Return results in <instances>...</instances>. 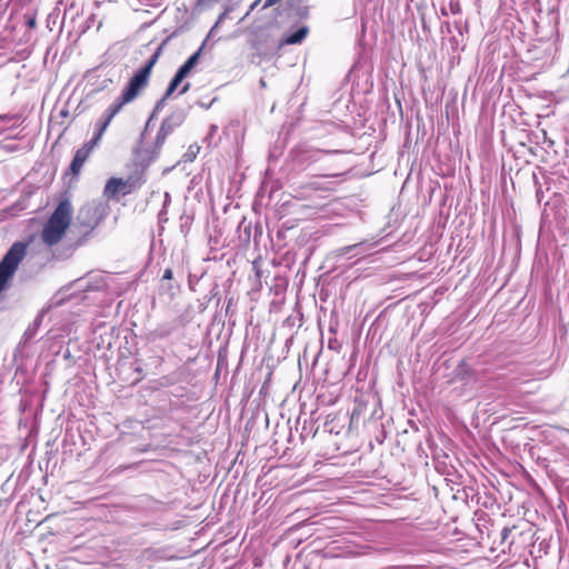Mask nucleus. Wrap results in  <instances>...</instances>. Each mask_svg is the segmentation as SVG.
<instances>
[{
    "label": "nucleus",
    "mask_w": 569,
    "mask_h": 569,
    "mask_svg": "<svg viewBox=\"0 0 569 569\" xmlns=\"http://www.w3.org/2000/svg\"><path fill=\"white\" fill-rule=\"evenodd\" d=\"M72 220V204L69 199L59 201L52 214L43 226L42 241L48 246L58 243L64 236Z\"/></svg>",
    "instance_id": "obj_1"
},
{
    "label": "nucleus",
    "mask_w": 569,
    "mask_h": 569,
    "mask_svg": "<svg viewBox=\"0 0 569 569\" xmlns=\"http://www.w3.org/2000/svg\"><path fill=\"white\" fill-rule=\"evenodd\" d=\"M171 37L167 38L162 41V43L156 49V51L150 56V58L146 61V63L139 68L132 77L129 79L128 83L123 88L122 92L127 99L133 101L141 90H143L148 83L149 79L152 72L153 67L158 62L162 49L166 46V43L169 41Z\"/></svg>",
    "instance_id": "obj_2"
},
{
    "label": "nucleus",
    "mask_w": 569,
    "mask_h": 569,
    "mask_svg": "<svg viewBox=\"0 0 569 569\" xmlns=\"http://www.w3.org/2000/svg\"><path fill=\"white\" fill-rule=\"evenodd\" d=\"M28 244L23 241L14 242L0 261V292L9 284L20 262L27 254Z\"/></svg>",
    "instance_id": "obj_3"
},
{
    "label": "nucleus",
    "mask_w": 569,
    "mask_h": 569,
    "mask_svg": "<svg viewBox=\"0 0 569 569\" xmlns=\"http://www.w3.org/2000/svg\"><path fill=\"white\" fill-rule=\"evenodd\" d=\"M106 216V204L97 201L87 202L78 210L76 224L82 228L84 234H89L101 223Z\"/></svg>",
    "instance_id": "obj_4"
},
{
    "label": "nucleus",
    "mask_w": 569,
    "mask_h": 569,
    "mask_svg": "<svg viewBox=\"0 0 569 569\" xmlns=\"http://www.w3.org/2000/svg\"><path fill=\"white\" fill-rule=\"evenodd\" d=\"M328 153L329 151L327 150L310 147L299 148L295 150L293 161L299 168L306 169L312 163L320 161Z\"/></svg>",
    "instance_id": "obj_5"
},
{
    "label": "nucleus",
    "mask_w": 569,
    "mask_h": 569,
    "mask_svg": "<svg viewBox=\"0 0 569 569\" xmlns=\"http://www.w3.org/2000/svg\"><path fill=\"white\" fill-rule=\"evenodd\" d=\"M283 11L288 18L303 20L309 16V6L307 0H287Z\"/></svg>",
    "instance_id": "obj_6"
},
{
    "label": "nucleus",
    "mask_w": 569,
    "mask_h": 569,
    "mask_svg": "<svg viewBox=\"0 0 569 569\" xmlns=\"http://www.w3.org/2000/svg\"><path fill=\"white\" fill-rule=\"evenodd\" d=\"M131 187H132V183L130 182L129 179L123 180L121 178L112 177L107 181V183L104 186L103 193L108 198H114L119 193L128 194L131 191Z\"/></svg>",
    "instance_id": "obj_7"
},
{
    "label": "nucleus",
    "mask_w": 569,
    "mask_h": 569,
    "mask_svg": "<svg viewBox=\"0 0 569 569\" xmlns=\"http://www.w3.org/2000/svg\"><path fill=\"white\" fill-rule=\"evenodd\" d=\"M52 306L51 305H48V306H44L39 312L38 315L36 316L34 320L32 321V323H30L28 326V328L26 329V331L23 332L22 335V338L19 342L20 346H26L28 345L38 333V330L43 321V318L46 317V315L51 310Z\"/></svg>",
    "instance_id": "obj_8"
},
{
    "label": "nucleus",
    "mask_w": 569,
    "mask_h": 569,
    "mask_svg": "<svg viewBox=\"0 0 569 569\" xmlns=\"http://www.w3.org/2000/svg\"><path fill=\"white\" fill-rule=\"evenodd\" d=\"M373 247H375V243H369L367 241H360L358 243L337 249L335 251V256L337 258L346 257L348 259H351L353 257H359V256L365 254L369 249H371Z\"/></svg>",
    "instance_id": "obj_9"
},
{
    "label": "nucleus",
    "mask_w": 569,
    "mask_h": 569,
    "mask_svg": "<svg viewBox=\"0 0 569 569\" xmlns=\"http://www.w3.org/2000/svg\"><path fill=\"white\" fill-rule=\"evenodd\" d=\"M93 146L90 143H86L82 148L78 149L72 158V161L69 167V172L73 176H78L81 171L83 163L87 161L90 152L92 151Z\"/></svg>",
    "instance_id": "obj_10"
},
{
    "label": "nucleus",
    "mask_w": 569,
    "mask_h": 569,
    "mask_svg": "<svg viewBox=\"0 0 569 569\" xmlns=\"http://www.w3.org/2000/svg\"><path fill=\"white\" fill-rule=\"evenodd\" d=\"M309 33V28L306 24H300L296 30L286 32L279 41L280 47L299 44Z\"/></svg>",
    "instance_id": "obj_11"
},
{
    "label": "nucleus",
    "mask_w": 569,
    "mask_h": 569,
    "mask_svg": "<svg viewBox=\"0 0 569 569\" xmlns=\"http://www.w3.org/2000/svg\"><path fill=\"white\" fill-rule=\"evenodd\" d=\"M187 118V111L184 109H176L168 117H166L161 123L163 130L172 133L176 128L180 127Z\"/></svg>",
    "instance_id": "obj_12"
},
{
    "label": "nucleus",
    "mask_w": 569,
    "mask_h": 569,
    "mask_svg": "<svg viewBox=\"0 0 569 569\" xmlns=\"http://www.w3.org/2000/svg\"><path fill=\"white\" fill-rule=\"evenodd\" d=\"M177 328H178V326H177L176 321L163 322V323L158 325L150 332V337L152 340L164 339V338L171 336L177 330Z\"/></svg>",
    "instance_id": "obj_13"
},
{
    "label": "nucleus",
    "mask_w": 569,
    "mask_h": 569,
    "mask_svg": "<svg viewBox=\"0 0 569 569\" xmlns=\"http://www.w3.org/2000/svg\"><path fill=\"white\" fill-rule=\"evenodd\" d=\"M131 102V100L127 99V97L121 93L113 103H111L103 116H106L108 119L112 120L122 109V107L127 103Z\"/></svg>",
    "instance_id": "obj_14"
},
{
    "label": "nucleus",
    "mask_w": 569,
    "mask_h": 569,
    "mask_svg": "<svg viewBox=\"0 0 569 569\" xmlns=\"http://www.w3.org/2000/svg\"><path fill=\"white\" fill-rule=\"evenodd\" d=\"M110 122H111V120L102 114L101 118L99 119L98 123H97V128H96V130L93 132V136H92L91 140L88 143H90L91 146H94L96 143H98V141L103 136V133L107 130V128L110 124Z\"/></svg>",
    "instance_id": "obj_15"
},
{
    "label": "nucleus",
    "mask_w": 569,
    "mask_h": 569,
    "mask_svg": "<svg viewBox=\"0 0 569 569\" xmlns=\"http://www.w3.org/2000/svg\"><path fill=\"white\" fill-rule=\"evenodd\" d=\"M183 80L184 79L174 73L164 91V99H169L173 94V92L180 87Z\"/></svg>",
    "instance_id": "obj_16"
},
{
    "label": "nucleus",
    "mask_w": 569,
    "mask_h": 569,
    "mask_svg": "<svg viewBox=\"0 0 569 569\" xmlns=\"http://www.w3.org/2000/svg\"><path fill=\"white\" fill-rule=\"evenodd\" d=\"M170 134L169 131L167 130H163L162 127H160L159 131L157 132V136H156V140H154V151H158L161 149V147L163 146L167 137Z\"/></svg>",
    "instance_id": "obj_17"
},
{
    "label": "nucleus",
    "mask_w": 569,
    "mask_h": 569,
    "mask_svg": "<svg viewBox=\"0 0 569 569\" xmlns=\"http://www.w3.org/2000/svg\"><path fill=\"white\" fill-rule=\"evenodd\" d=\"M206 46V40L202 42V44L200 46V48L194 51L184 62L188 63L192 69L197 66V63L199 62V59L201 57V53H202V50Z\"/></svg>",
    "instance_id": "obj_18"
},
{
    "label": "nucleus",
    "mask_w": 569,
    "mask_h": 569,
    "mask_svg": "<svg viewBox=\"0 0 569 569\" xmlns=\"http://www.w3.org/2000/svg\"><path fill=\"white\" fill-rule=\"evenodd\" d=\"M191 71L192 68L188 63L183 62L176 71V74H178L182 79H186Z\"/></svg>",
    "instance_id": "obj_19"
},
{
    "label": "nucleus",
    "mask_w": 569,
    "mask_h": 569,
    "mask_svg": "<svg viewBox=\"0 0 569 569\" xmlns=\"http://www.w3.org/2000/svg\"><path fill=\"white\" fill-rule=\"evenodd\" d=\"M167 100L168 99H164V94H163L162 98L159 101H157V103L153 108L152 114H151L150 119L148 120L147 124H149L150 120L154 117V114L157 112H159L160 110H162L164 108Z\"/></svg>",
    "instance_id": "obj_20"
},
{
    "label": "nucleus",
    "mask_w": 569,
    "mask_h": 569,
    "mask_svg": "<svg viewBox=\"0 0 569 569\" xmlns=\"http://www.w3.org/2000/svg\"><path fill=\"white\" fill-rule=\"evenodd\" d=\"M342 345L337 338H330L328 341V348L336 352H340Z\"/></svg>",
    "instance_id": "obj_21"
},
{
    "label": "nucleus",
    "mask_w": 569,
    "mask_h": 569,
    "mask_svg": "<svg viewBox=\"0 0 569 569\" xmlns=\"http://www.w3.org/2000/svg\"><path fill=\"white\" fill-rule=\"evenodd\" d=\"M193 147L191 146L189 150L184 153V160L186 161H192L196 157V153L199 151V147H197V151H193Z\"/></svg>",
    "instance_id": "obj_22"
},
{
    "label": "nucleus",
    "mask_w": 569,
    "mask_h": 569,
    "mask_svg": "<svg viewBox=\"0 0 569 569\" xmlns=\"http://www.w3.org/2000/svg\"><path fill=\"white\" fill-rule=\"evenodd\" d=\"M218 131V126L217 124H211L209 127V131L204 138V141H210V139L217 133Z\"/></svg>",
    "instance_id": "obj_23"
},
{
    "label": "nucleus",
    "mask_w": 569,
    "mask_h": 569,
    "mask_svg": "<svg viewBox=\"0 0 569 569\" xmlns=\"http://www.w3.org/2000/svg\"><path fill=\"white\" fill-rule=\"evenodd\" d=\"M222 19H223V14H221V16L219 17L218 21H217V22L214 23V26L210 29V31H209V33H208V36H207V38H206V41H207L210 37H212V36L216 33V30H217V28H218V26H219V23H220V21H221Z\"/></svg>",
    "instance_id": "obj_24"
},
{
    "label": "nucleus",
    "mask_w": 569,
    "mask_h": 569,
    "mask_svg": "<svg viewBox=\"0 0 569 569\" xmlns=\"http://www.w3.org/2000/svg\"><path fill=\"white\" fill-rule=\"evenodd\" d=\"M180 86L181 87H180L179 92H178L179 96H182V94L187 93L190 90V88H191V83L190 82H184V83H181Z\"/></svg>",
    "instance_id": "obj_25"
},
{
    "label": "nucleus",
    "mask_w": 569,
    "mask_h": 569,
    "mask_svg": "<svg viewBox=\"0 0 569 569\" xmlns=\"http://www.w3.org/2000/svg\"><path fill=\"white\" fill-rule=\"evenodd\" d=\"M159 222H166L167 218V209L162 208L158 213Z\"/></svg>",
    "instance_id": "obj_26"
},
{
    "label": "nucleus",
    "mask_w": 569,
    "mask_h": 569,
    "mask_svg": "<svg viewBox=\"0 0 569 569\" xmlns=\"http://www.w3.org/2000/svg\"><path fill=\"white\" fill-rule=\"evenodd\" d=\"M173 277V272L170 268H167L162 274V280H171Z\"/></svg>",
    "instance_id": "obj_27"
},
{
    "label": "nucleus",
    "mask_w": 569,
    "mask_h": 569,
    "mask_svg": "<svg viewBox=\"0 0 569 569\" xmlns=\"http://www.w3.org/2000/svg\"><path fill=\"white\" fill-rule=\"evenodd\" d=\"M510 533H511L510 528H508V527L502 528V530L500 532L502 541H505L509 537Z\"/></svg>",
    "instance_id": "obj_28"
},
{
    "label": "nucleus",
    "mask_w": 569,
    "mask_h": 569,
    "mask_svg": "<svg viewBox=\"0 0 569 569\" xmlns=\"http://www.w3.org/2000/svg\"><path fill=\"white\" fill-rule=\"evenodd\" d=\"M170 201H171V196H170V193H169V192H164V201H163V206H162V208L167 209V208H168V206H169V203H170Z\"/></svg>",
    "instance_id": "obj_29"
},
{
    "label": "nucleus",
    "mask_w": 569,
    "mask_h": 569,
    "mask_svg": "<svg viewBox=\"0 0 569 569\" xmlns=\"http://www.w3.org/2000/svg\"><path fill=\"white\" fill-rule=\"evenodd\" d=\"M279 0H266L262 4V9L274 6Z\"/></svg>",
    "instance_id": "obj_30"
},
{
    "label": "nucleus",
    "mask_w": 569,
    "mask_h": 569,
    "mask_svg": "<svg viewBox=\"0 0 569 569\" xmlns=\"http://www.w3.org/2000/svg\"><path fill=\"white\" fill-rule=\"evenodd\" d=\"M279 0H266L262 4V9L274 6Z\"/></svg>",
    "instance_id": "obj_31"
},
{
    "label": "nucleus",
    "mask_w": 569,
    "mask_h": 569,
    "mask_svg": "<svg viewBox=\"0 0 569 569\" xmlns=\"http://www.w3.org/2000/svg\"><path fill=\"white\" fill-rule=\"evenodd\" d=\"M36 23H37V22H36V17H28V19H27V26H28L29 28H31V29H32V28H34V27H36Z\"/></svg>",
    "instance_id": "obj_32"
},
{
    "label": "nucleus",
    "mask_w": 569,
    "mask_h": 569,
    "mask_svg": "<svg viewBox=\"0 0 569 569\" xmlns=\"http://www.w3.org/2000/svg\"><path fill=\"white\" fill-rule=\"evenodd\" d=\"M216 100H217V99H216V98H213L209 103L199 101V102H198V104H199L201 108L209 109Z\"/></svg>",
    "instance_id": "obj_33"
},
{
    "label": "nucleus",
    "mask_w": 569,
    "mask_h": 569,
    "mask_svg": "<svg viewBox=\"0 0 569 569\" xmlns=\"http://www.w3.org/2000/svg\"><path fill=\"white\" fill-rule=\"evenodd\" d=\"M450 10H451L452 13L459 12V10H460L459 4L458 3H451L450 4Z\"/></svg>",
    "instance_id": "obj_34"
},
{
    "label": "nucleus",
    "mask_w": 569,
    "mask_h": 569,
    "mask_svg": "<svg viewBox=\"0 0 569 569\" xmlns=\"http://www.w3.org/2000/svg\"><path fill=\"white\" fill-rule=\"evenodd\" d=\"M106 2H112V0H96V1H94V6H96V7H100V6H102L103 3H106Z\"/></svg>",
    "instance_id": "obj_35"
},
{
    "label": "nucleus",
    "mask_w": 569,
    "mask_h": 569,
    "mask_svg": "<svg viewBox=\"0 0 569 569\" xmlns=\"http://www.w3.org/2000/svg\"><path fill=\"white\" fill-rule=\"evenodd\" d=\"M260 2H261V0H256V1L251 4L250 9H251V10H253L256 7H258V6H259V3H260Z\"/></svg>",
    "instance_id": "obj_36"
},
{
    "label": "nucleus",
    "mask_w": 569,
    "mask_h": 569,
    "mask_svg": "<svg viewBox=\"0 0 569 569\" xmlns=\"http://www.w3.org/2000/svg\"><path fill=\"white\" fill-rule=\"evenodd\" d=\"M260 83H261V86H262V87H264V86H266V83H264V80H263V79H261V80H260Z\"/></svg>",
    "instance_id": "obj_37"
},
{
    "label": "nucleus",
    "mask_w": 569,
    "mask_h": 569,
    "mask_svg": "<svg viewBox=\"0 0 569 569\" xmlns=\"http://www.w3.org/2000/svg\"><path fill=\"white\" fill-rule=\"evenodd\" d=\"M426 566H419L417 569H426Z\"/></svg>",
    "instance_id": "obj_38"
},
{
    "label": "nucleus",
    "mask_w": 569,
    "mask_h": 569,
    "mask_svg": "<svg viewBox=\"0 0 569 569\" xmlns=\"http://www.w3.org/2000/svg\"><path fill=\"white\" fill-rule=\"evenodd\" d=\"M54 305L56 306H60L61 305V300L57 301Z\"/></svg>",
    "instance_id": "obj_39"
}]
</instances>
